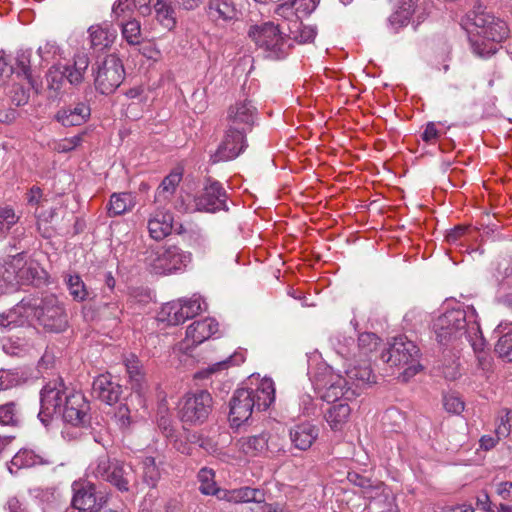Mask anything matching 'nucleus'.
<instances>
[{"label":"nucleus","instance_id":"obj_55","mask_svg":"<svg viewBox=\"0 0 512 512\" xmlns=\"http://www.w3.org/2000/svg\"><path fill=\"white\" fill-rule=\"evenodd\" d=\"M443 402L446 411L453 414H460L465 407L463 400L455 394L445 395Z\"/></svg>","mask_w":512,"mask_h":512},{"label":"nucleus","instance_id":"obj_24","mask_svg":"<svg viewBox=\"0 0 512 512\" xmlns=\"http://www.w3.org/2000/svg\"><path fill=\"white\" fill-rule=\"evenodd\" d=\"M51 463L52 462L45 453L36 452L35 450L29 448H23L13 456L8 469L13 474L21 468H31L38 465H49Z\"/></svg>","mask_w":512,"mask_h":512},{"label":"nucleus","instance_id":"obj_33","mask_svg":"<svg viewBox=\"0 0 512 512\" xmlns=\"http://www.w3.org/2000/svg\"><path fill=\"white\" fill-rule=\"evenodd\" d=\"M291 441L296 448L306 450L316 439V430L309 424H301L290 431Z\"/></svg>","mask_w":512,"mask_h":512},{"label":"nucleus","instance_id":"obj_29","mask_svg":"<svg viewBox=\"0 0 512 512\" xmlns=\"http://www.w3.org/2000/svg\"><path fill=\"white\" fill-rule=\"evenodd\" d=\"M327 402L333 404L327 410L325 416L326 421L330 425L331 429L340 430L343 427V425L347 422V419L351 412V408L346 402L342 401V398L336 401Z\"/></svg>","mask_w":512,"mask_h":512},{"label":"nucleus","instance_id":"obj_60","mask_svg":"<svg viewBox=\"0 0 512 512\" xmlns=\"http://www.w3.org/2000/svg\"><path fill=\"white\" fill-rule=\"evenodd\" d=\"M477 508L485 512H495L492 502L487 492L482 491L476 499Z\"/></svg>","mask_w":512,"mask_h":512},{"label":"nucleus","instance_id":"obj_3","mask_svg":"<svg viewBox=\"0 0 512 512\" xmlns=\"http://www.w3.org/2000/svg\"><path fill=\"white\" fill-rule=\"evenodd\" d=\"M275 400V388L271 379L264 378L251 382L250 386L237 389L230 400L229 420L238 427L247 421L253 410L263 411Z\"/></svg>","mask_w":512,"mask_h":512},{"label":"nucleus","instance_id":"obj_45","mask_svg":"<svg viewBox=\"0 0 512 512\" xmlns=\"http://www.w3.org/2000/svg\"><path fill=\"white\" fill-rule=\"evenodd\" d=\"M181 301V306L183 308L182 315L184 318V322L198 315L203 310H206L207 304L204 300L201 299L200 296L193 295V297L189 299H179Z\"/></svg>","mask_w":512,"mask_h":512},{"label":"nucleus","instance_id":"obj_31","mask_svg":"<svg viewBox=\"0 0 512 512\" xmlns=\"http://www.w3.org/2000/svg\"><path fill=\"white\" fill-rule=\"evenodd\" d=\"M238 446L247 456L261 455L268 449V434L242 437L238 440Z\"/></svg>","mask_w":512,"mask_h":512},{"label":"nucleus","instance_id":"obj_34","mask_svg":"<svg viewBox=\"0 0 512 512\" xmlns=\"http://www.w3.org/2000/svg\"><path fill=\"white\" fill-rule=\"evenodd\" d=\"M181 179L182 174L177 171H172L169 175H167L157 188L155 201L158 203L168 201L175 193Z\"/></svg>","mask_w":512,"mask_h":512},{"label":"nucleus","instance_id":"obj_15","mask_svg":"<svg viewBox=\"0 0 512 512\" xmlns=\"http://www.w3.org/2000/svg\"><path fill=\"white\" fill-rule=\"evenodd\" d=\"M257 120V108L245 99L231 105L227 111V127L248 133Z\"/></svg>","mask_w":512,"mask_h":512},{"label":"nucleus","instance_id":"obj_11","mask_svg":"<svg viewBox=\"0 0 512 512\" xmlns=\"http://www.w3.org/2000/svg\"><path fill=\"white\" fill-rule=\"evenodd\" d=\"M212 409V397L209 392L201 390L186 394L179 402L178 415L182 422L188 424L203 423Z\"/></svg>","mask_w":512,"mask_h":512},{"label":"nucleus","instance_id":"obj_9","mask_svg":"<svg viewBox=\"0 0 512 512\" xmlns=\"http://www.w3.org/2000/svg\"><path fill=\"white\" fill-rule=\"evenodd\" d=\"M467 18L475 26L477 35L492 42H501L507 38L509 30L507 24L485 11V8L476 3Z\"/></svg>","mask_w":512,"mask_h":512},{"label":"nucleus","instance_id":"obj_22","mask_svg":"<svg viewBox=\"0 0 512 512\" xmlns=\"http://www.w3.org/2000/svg\"><path fill=\"white\" fill-rule=\"evenodd\" d=\"M90 115L89 104L81 101L60 108L55 114V120L65 127L79 126L86 123Z\"/></svg>","mask_w":512,"mask_h":512},{"label":"nucleus","instance_id":"obj_7","mask_svg":"<svg viewBox=\"0 0 512 512\" xmlns=\"http://www.w3.org/2000/svg\"><path fill=\"white\" fill-rule=\"evenodd\" d=\"M143 256L146 267L158 275L182 271L191 262L190 252L172 244L149 246Z\"/></svg>","mask_w":512,"mask_h":512},{"label":"nucleus","instance_id":"obj_1","mask_svg":"<svg viewBox=\"0 0 512 512\" xmlns=\"http://www.w3.org/2000/svg\"><path fill=\"white\" fill-rule=\"evenodd\" d=\"M433 329L442 345L465 339L474 352L481 354L484 350L485 340L473 306L457 304L435 319Z\"/></svg>","mask_w":512,"mask_h":512},{"label":"nucleus","instance_id":"obj_6","mask_svg":"<svg viewBox=\"0 0 512 512\" xmlns=\"http://www.w3.org/2000/svg\"><path fill=\"white\" fill-rule=\"evenodd\" d=\"M248 35L263 51L266 58L279 60L287 56L290 43L286 22L275 24L273 21H269L251 26Z\"/></svg>","mask_w":512,"mask_h":512},{"label":"nucleus","instance_id":"obj_63","mask_svg":"<svg viewBox=\"0 0 512 512\" xmlns=\"http://www.w3.org/2000/svg\"><path fill=\"white\" fill-rule=\"evenodd\" d=\"M115 416L122 427H128L131 424L130 410L126 405L119 406Z\"/></svg>","mask_w":512,"mask_h":512},{"label":"nucleus","instance_id":"obj_51","mask_svg":"<svg viewBox=\"0 0 512 512\" xmlns=\"http://www.w3.org/2000/svg\"><path fill=\"white\" fill-rule=\"evenodd\" d=\"M379 344V338L374 333H363L358 338V347L362 355L367 356L370 352L376 350Z\"/></svg>","mask_w":512,"mask_h":512},{"label":"nucleus","instance_id":"obj_30","mask_svg":"<svg viewBox=\"0 0 512 512\" xmlns=\"http://www.w3.org/2000/svg\"><path fill=\"white\" fill-rule=\"evenodd\" d=\"M153 9L155 19L161 26L169 31L175 28L177 23L176 11L171 0H156Z\"/></svg>","mask_w":512,"mask_h":512},{"label":"nucleus","instance_id":"obj_5","mask_svg":"<svg viewBox=\"0 0 512 512\" xmlns=\"http://www.w3.org/2000/svg\"><path fill=\"white\" fill-rule=\"evenodd\" d=\"M88 478L105 481L118 491L129 492L137 483L133 467L103 453L93 459L86 470Z\"/></svg>","mask_w":512,"mask_h":512},{"label":"nucleus","instance_id":"obj_23","mask_svg":"<svg viewBox=\"0 0 512 512\" xmlns=\"http://www.w3.org/2000/svg\"><path fill=\"white\" fill-rule=\"evenodd\" d=\"M91 48L102 51L109 48L117 37V31L112 24L103 22L88 28Z\"/></svg>","mask_w":512,"mask_h":512},{"label":"nucleus","instance_id":"obj_56","mask_svg":"<svg viewBox=\"0 0 512 512\" xmlns=\"http://www.w3.org/2000/svg\"><path fill=\"white\" fill-rule=\"evenodd\" d=\"M504 414L499 416V423L497 424L495 434L498 435V438L507 437L510 434L511 429V418L512 411L503 410Z\"/></svg>","mask_w":512,"mask_h":512},{"label":"nucleus","instance_id":"obj_20","mask_svg":"<svg viewBox=\"0 0 512 512\" xmlns=\"http://www.w3.org/2000/svg\"><path fill=\"white\" fill-rule=\"evenodd\" d=\"M147 227L151 238L157 241L167 237L173 230L178 234H184L186 232L183 225L174 227L172 214L163 210H156L150 215Z\"/></svg>","mask_w":512,"mask_h":512},{"label":"nucleus","instance_id":"obj_25","mask_svg":"<svg viewBox=\"0 0 512 512\" xmlns=\"http://www.w3.org/2000/svg\"><path fill=\"white\" fill-rule=\"evenodd\" d=\"M93 392L101 401L112 405L119 401L122 386L112 381L110 375H100L93 382Z\"/></svg>","mask_w":512,"mask_h":512},{"label":"nucleus","instance_id":"obj_19","mask_svg":"<svg viewBox=\"0 0 512 512\" xmlns=\"http://www.w3.org/2000/svg\"><path fill=\"white\" fill-rule=\"evenodd\" d=\"M218 331V323L215 319L206 318L195 321L188 326L186 338L179 345V349L187 352L191 347L197 346L209 339Z\"/></svg>","mask_w":512,"mask_h":512},{"label":"nucleus","instance_id":"obj_32","mask_svg":"<svg viewBox=\"0 0 512 512\" xmlns=\"http://www.w3.org/2000/svg\"><path fill=\"white\" fill-rule=\"evenodd\" d=\"M31 56V49H20L16 53L15 64L18 69V74L22 73L36 93H39L41 84L31 74Z\"/></svg>","mask_w":512,"mask_h":512},{"label":"nucleus","instance_id":"obj_43","mask_svg":"<svg viewBox=\"0 0 512 512\" xmlns=\"http://www.w3.org/2000/svg\"><path fill=\"white\" fill-rule=\"evenodd\" d=\"M198 481L200 483L199 490L205 495H218L221 490L217 488L214 480L215 473L212 469L204 467L198 472Z\"/></svg>","mask_w":512,"mask_h":512},{"label":"nucleus","instance_id":"obj_50","mask_svg":"<svg viewBox=\"0 0 512 512\" xmlns=\"http://www.w3.org/2000/svg\"><path fill=\"white\" fill-rule=\"evenodd\" d=\"M495 351L504 361L512 362V329L499 338Z\"/></svg>","mask_w":512,"mask_h":512},{"label":"nucleus","instance_id":"obj_64","mask_svg":"<svg viewBox=\"0 0 512 512\" xmlns=\"http://www.w3.org/2000/svg\"><path fill=\"white\" fill-rule=\"evenodd\" d=\"M15 375L8 370L0 369V389L7 390L13 386Z\"/></svg>","mask_w":512,"mask_h":512},{"label":"nucleus","instance_id":"obj_18","mask_svg":"<svg viewBox=\"0 0 512 512\" xmlns=\"http://www.w3.org/2000/svg\"><path fill=\"white\" fill-rule=\"evenodd\" d=\"M320 0H291L276 7L274 14L277 21H294L310 16L318 7Z\"/></svg>","mask_w":512,"mask_h":512},{"label":"nucleus","instance_id":"obj_16","mask_svg":"<svg viewBox=\"0 0 512 512\" xmlns=\"http://www.w3.org/2000/svg\"><path fill=\"white\" fill-rule=\"evenodd\" d=\"M247 147L246 133L227 127L213 161H229L238 157Z\"/></svg>","mask_w":512,"mask_h":512},{"label":"nucleus","instance_id":"obj_27","mask_svg":"<svg viewBox=\"0 0 512 512\" xmlns=\"http://www.w3.org/2000/svg\"><path fill=\"white\" fill-rule=\"evenodd\" d=\"M417 0H394L395 11L388 19L389 25L396 32L399 28L408 24L415 12Z\"/></svg>","mask_w":512,"mask_h":512},{"label":"nucleus","instance_id":"obj_57","mask_svg":"<svg viewBox=\"0 0 512 512\" xmlns=\"http://www.w3.org/2000/svg\"><path fill=\"white\" fill-rule=\"evenodd\" d=\"M99 312L104 317L117 319L122 313V310L117 301H112L109 303H103L99 307Z\"/></svg>","mask_w":512,"mask_h":512},{"label":"nucleus","instance_id":"obj_48","mask_svg":"<svg viewBox=\"0 0 512 512\" xmlns=\"http://www.w3.org/2000/svg\"><path fill=\"white\" fill-rule=\"evenodd\" d=\"M141 4L137 0H117L112 6V17L114 21H119L131 15L137 4Z\"/></svg>","mask_w":512,"mask_h":512},{"label":"nucleus","instance_id":"obj_2","mask_svg":"<svg viewBox=\"0 0 512 512\" xmlns=\"http://www.w3.org/2000/svg\"><path fill=\"white\" fill-rule=\"evenodd\" d=\"M346 377L335 373L329 365L322 367V400L336 401L340 398L351 400L359 395V389L375 382L370 364L364 361L361 364L349 367L345 371Z\"/></svg>","mask_w":512,"mask_h":512},{"label":"nucleus","instance_id":"obj_26","mask_svg":"<svg viewBox=\"0 0 512 512\" xmlns=\"http://www.w3.org/2000/svg\"><path fill=\"white\" fill-rule=\"evenodd\" d=\"M217 497L231 503H260L264 501V492L260 489L241 487L233 490H220Z\"/></svg>","mask_w":512,"mask_h":512},{"label":"nucleus","instance_id":"obj_12","mask_svg":"<svg viewBox=\"0 0 512 512\" xmlns=\"http://www.w3.org/2000/svg\"><path fill=\"white\" fill-rule=\"evenodd\" d=\"M123 79L124 68L121 60L114 55H109L98 67L95 87L100 93L107 95L115 91Z\"/></svg>","mask_w":512,"mask_h":512},{"label":"nucleus","instance_id":"obj_17","mask_svg":"<svg viewBox=\"0 0 512 512\" xmlns=\"http://www.w3.org/2000/svg\"><path fill=\"white\" fill-rule=\"evenodd\" d=\"M197 210L214 213L220 210H228L227 193L217 181H211L203 189L200 196L195 199Z\"/></svg>","mask_w":512,"mask_h":512},{"label":"nucleus","instance_id":"obj_21","mask_svg":"<svg viewBox=\"0 0 512 512\" xmlns=\"http://www.w3.org/2000/svg\"><path fill=\"white\" fill-rule=\"evenodd\" d=\"M205 10L208 18L217 25L231 23L240 15L235 0H208Z\"/></svg>","mask_w":512,"mask_h":512},{"label":"nucleus","instance_id":"obj_4","mask_svg":"<svg viewBox=\"0 0 512 512\" xmlns=\"http://www.w3.org/2000/svg\"><path fill=\"white\" fill-rule=\"evenodd\" d=\"M27 322L35 320L46 332L60 333L68 327V315L63 303L55 296L25 298Z\"/></svg>","mask_w":512,"mask_h":512},{"label":"nucleus","instance_id":"obj_8","mask_svg":"<svg viewBox=\"0 0 512 512\" xmlns=\"http://www.w3.org/2000/svg\"><path fill=\"white\" fill-rule=\"evenodd\" d=\"M420 356L418 346L404 335L394 337L388 343V348L381 352V359L384 362L390 366L404 368L402 373L404 381H408L422 370Z\"/></svg>","mask_w":512,"mask_h":512},{"label":"nucleus","instance_id":"obj_58","mask_svg":"<svg viewBox=\"0 0 512 512\" xmlns=\"http://www.w3.org/2000/svg\"><path fill=\"white\" fill-rule=\"evenodd\" d=\"M308 375L312 385L317 387L319 381V373L316 352L308 355Z\"/></svg>","mask_w":512,"mask_h":512},{"label":"nucleus","instance_id":"obj_14","mask_svg":"<svg viewBox=\"0 0 512 512\" xmlns=\"http://www.w3.org/2000/svg\"><path fill=\"white\" fill-rule=\"evenodd\" d=\"M89 410V402L82 393L70 392L58 416H61L65 423L75 427H83L89 423Z\"/></svg>","mask_w":512,"mask_h":512},{"label":"nucleus","instance_id":"obj_13","mask_svg":"<svg viewBox=\"0 0 512 512\" xmlns=\"http://www.w3.org/2000/svg\"><path fill=\"white\" fill-rule=\"evenodd\" d=\"M72 490V505L78 512L98 511L107 502L106 496L96 495L95 485L87 480L75 481Z\"/></svg>","mask_w":512,"mask_h":512},{"label":"nucleus","instance_id":"obj_46","mask_svg":"<svg viewBox=\"0 0 512 512\" xmlns=\"http://www.w3.org/2000/svg\"><path fill=\"white\" fill-rule=\"evenodd\" d=\"M13 208L9 206L0 207V239L6 237L11 228L19 221Z\"/></svg>","mask_w":512,"mask_h":512},{"label":"nucleus","instance_id":"obj_47","mask_svg":"<svg viewBox=\"0 0 512 512\" xmlns=\"http://www.w3.org/2000/svg\"><path fill=\"white\" fill-rule=\"evenodd\" d=\"M131 207V200L128 194H113L109 201L108 214L109 216H118L129 210Z\"/></svg>","mask_w":512,"mask_h":512},{"label":"nucleus","instance_id":"obj_37","mask_svg":"<svg viewBox=\"0 0 512 512\" xmlns=\"http://www.w3.org/2000/svg\"><path fill=\"white\" fill-rule=\"evenodd\" d=\"M66 72L62 64L51 66L46 73L47 89L50 97H56L60 93L66 79Z\"/></svg>","mask_w":512,"mask_h":512},{"label":"nucleus","instance_id":"obj_35","mask_svg":"<svg viewBox=\"0 0 512 512\" xmlns=\"http://www.w3.org/2000/svg\"><path fill=\"white\" fill-rule=\"evenodd\" d=\"M25 298L22 299L17 305L10 309L7 313L0 315V327L10 328L22 326L27 322Z\"/></svg>","mask_w":512,"mask_h":512},{"label":"nucleus","instance_id":"obj_36","mask_svg":"<svg viewBox=\"0 0 512 512\" xmlns=\"http://www.w3.org/2000/svg\"><path fill=\"white\" fill-rule=\"evenodd\" d=\"M301 20L302 19H297V27L294 26V21H285L289 39L294 38L301 43L313 41L317 36V27L305 26Z\"/></svg>","mask_w":512,"mask_h":512},{"label":"nucleus","instance_id":"obj_54","mask_svg":"<svg viewBox=\"0 0 512 512\" xmlns=\"http://www.w3.org/2000/svg\"><path fill=\"white\" fill-rule=\"evenodd\" d=\"M17 415L14 403H6L0 406V425H16Z\"/></svg>","mask_w":512,"mask_h":512},{"label":"nucleus","instance_id":"obj_39","mask_svg":"<svg viewBox=\"0 0 512 512\" xmlns=\"http://www.w3.org/2000/svg\"><path fill=\"white\" fill-rule=\"evenodd\" d=\"M7 266H15L16 281L15 283H26L34 279L37 275V269L32 263L27 264L23 261L21 255L13 257L9 262H6Z\"/></svg>","mask_w":512,"mask_h":512},{"label":"nucleus","instance_id":"obj_42","mask_svg":"<svg viewBox=\"0 0 512 512\" xmlns=\"http://www.w3.org/2000/svg\"><path fill=\"white\" fill-rule=\"evenodd\" d=\"M121 33L129 45H139L142 42L141 24L136 19L122 22Z\"/></svg>","mask_w":512,"mask_h":512},{"label":"nucleus","instance_id":"obj_40","mask_svg":"<svg viewBox=\"0 0 512 512\" xmlns=\"http://www.w3.org/2000/svg\"><path fill=\"white\" fill-rule=\"evenodd\" d=\"M182 310L181 301L179 300L166 303L161 308L159 319L167 322L168 325H179L184 323Z\"/></svg>","mask_w":512,"mask_h":512},{"label":"nucleus","instance_id":"obj_10","mask_svg":"<svg viewBox=\"0 0 512 512\" xmlns=\"http://www.w3.org/2000/svg\"><path fill=\"white\" fill-rule=\"evenodd\" d=\"M69 396L62 379L47 382L40 391V411L38 417L44 425H48L54 416L61 411L66 397Z\"/></svg>","mask_w":512,"mask_h":512},{"label":"nucleus","instance_id":"obj_49","mask_svg":"<svg viewBox=\"0 0 512 512\" xmlns=\"http://www.w3.org/2000/svg\"><path fill=\"white\" fill-rule=\"evenodd\" d=\"M16 272L15 266H7L6 263L0 265V295L8 292L15 285Z\"/></svg>","mask_w":512,"mask_h":512},{"label":"nucleus","instance_id":"obj_52","mask_svg":"<svg viewBox=\"0 0 512 512\" xmlns=\"http://www.w3.org/2000/svg\"><path fill=\"white\" fill-rule=\"evenodd\" d=\"M60 51L61 49L55 41H46L44 45L37 49L39 57L45 62L55 59L56 56L60 55Z\"/></svg>","mask_w":512,"mask_h":512},{"label":"nucleus","instance_id":"obj_59","mask_svg":"<svg viewBox=\"0 0 512 512\" xmlns=\"http://www.w3.org/2000/svg\"><path fill=\"white\" fill-rule=\"evenodd\" d=\"M495 491L503 500L512 501V482L502 481L497 483Z\"/></svg>","mask_w":512,"mask_h":512},{"label":"nucleus","instance_id":"obj_61","mask_svg":"<svg viewBox=\"0 0 512 512\" xmlns=\"http://www.w3.org/2000/svg\"><path fill=\"white\" fill-rule=\"evenodd\" d=\"M439 137V131L433 122H429L424 131L422 132L421 138L426 143H433Z\"/></svg>","mask_w":512,"mask_h":512},{"label":"nucleus","instance_id":"obj_38","mask_svg":"<svg viewBox=\"0 0 512 512\" xmlns=\"http://www.w3.org/2000/svg\"><path fill=\"white\" fill-rule=\"evenodd\" d=\"M124 364L132 383V388L140 392L143 389L144 373L139 359L135 355H130L125 359Z\"/></svg>","mask_w":512,"mask_h":512},{"label":"nucleus","instance_id":"obj_41","mask_svg":"<svg viewBox=\"0 0 512 512\" xmlns=\"http://www.w3.org/2000/svg\"><path fill=\"white\" fill-rule=\"evenodd\" d=\"M65 282L69 290V294L75 301L82 302L88 299L89 291L81 277L77 274H67Z\"/></svg>","mask_w":512,"mask_h":512},{"label":"nucleus","instance_id":"obj_44","mask_svg":"<svg viewBox=\"0 0 512 512\" xmlns=\"http://www.w3.org/2000/svg\"><path fill=\"white\" fill-rule=\"evenodd\" d=\"M143 481L150 487H156L161 478L160 469L153 457H145L142 460Z\"/></svg>","mask_w":512,"mask_h":512},{"label":"nucleus","instance_id":"obj_53","mask_svg":"<svg viewBox=\"0 0 512 512\" xmlns=\"http://www.w3.org/2000/svg\"><path fill=\"white\" fill-rule=\"evenodd\" d=\"M82 142V136L81 135H75L70 138H64L59 141L54 142L53 144V150H55L58 153H66L69 151H72L77 146H79Z\"/></svg>","mask_w":512,"mask_h":512},{"label":"nucleus","instance_id":"obj_62","mask_svg":"<svg viewBox=\"0 0 512 512\" xmlns=\"http://www.w3.org/2000/svg\"><path fill=\"white\" fill-rule=\"evenodd\" d=\"M253 512H290L286 507L280 504L258 503Z\"/></svg>","mask_w":512,"mask_h":512},{"label":"nucleus","instance_id":"obj_28","mask_svg":"<svg viewBox=\"0 0 512 512\" xmlns=\"http://www.w3.org/2000/svg\"><path fill=\"white\" fill-rule=\"evenodd\" d=\"M89 64L90 59L86 53H77L73 58V64L71 66L63 65V69L67 74V81L74 86L81 84Z\"/></svg>","mask_w":512,"mask_h":512}]
</instances>
